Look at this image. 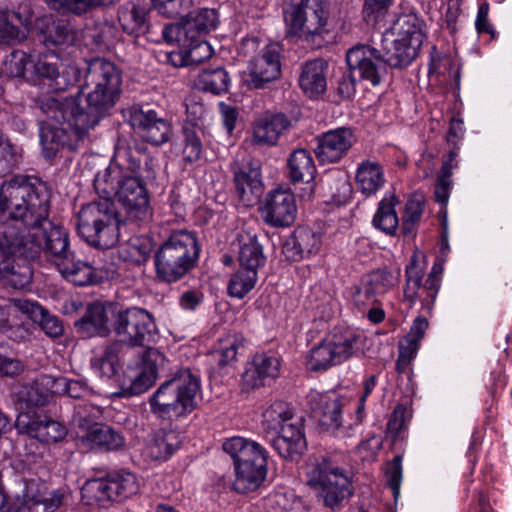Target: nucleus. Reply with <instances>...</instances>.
I'll use <instances>...</instances> for the list:
<instances>
[{
	"mask_svg": "<svg viewBox=\"0 0 512 512\" xmlns=\"http://www.w3.org/2000/svg\"><path fill=\"white\" fill-rule=\"evenodd\" d=\"M83 64L84 68L76 63L66 65V112L79 139L114 106L122 82L120 71L110 61L96 58Z\"/></svg>",
	"mask_w": 512,
	"mask_h": 512,
	"instance_id": "nucleus-1",
	"label": "nucleus"
},
{
	"mask_svg": "<svg viewBox=\"0 0 512 512\" xmlns=\"http://www.w3.org/2000/svg\"><path fill=\"white\" fill-rule=\"evenodd\" d=\"M50 189L48 185L34 175H15L2 183L0 187V260L7 253L23 251L34 255L38 246L33 241L26 244L13 242L17 238V221L35 225L49 215ZM22 238L20 237V240Z\"/></svg>",
	"mask_w": 512,
	"mask_h": 512,
	"instance_id": "nucleus-2",
	"label": "nucleus"
},
{
	"mask_svg": "<svg viewBox=\"0 0 512 512\" xmlns=\"http://www.w3.org/2000/svg\"><path fill=\"white\" fill-rule=\"evenodd\" d=\"M17 238H23L22 243L33 241L38 246L34 255H28L22 250H12L0 260V280L14 289H24L32 281L33 271L28 262L35 259L44 248L47 260L54 264L59 273L64 277V235L60 226H54L48 220H41L35 225H28L24 221H17ZM11 239L13 237H10ZM13 242L21 243L12 239Z\"/></svg>",
	"mask_w": 512,
	"mask_h": 512,
	"instance_id": "nucleus-3",
	"label": "nucleus"
},
{
	"mask_svg": "<svg viewBox=\"0 0 512 512\" xmlns=\"http://www.w3.org/2000/svg\"><path fill=\"white\" fill-rule=\"evenodd\" d=\"M306 483L324 505L332 509L353 494L351 478L340 466L336 453L310 455L306 464Z\"/></svg>",
	"mask_w": 512,
	"mask_h": 512,
	"instance_id": "nucleus-4",
	"label": "nucleus"
},
{
	"mask_svg": "<svg viewBox=\"0 0 512 512\" xmlns=\"http://www.w3.org/2000/svg\"><path fill=\"white\" fill-rule=\"evenodd\" d=\"M199 253L194 232L184 229L172 231L154 256L157 278L166 283L179 281L196 266Z\"/></svg>",
	"mask_w": 512,
	"mask_h": 512,
	"instance_id": "nucleus-5",
	"label": "nucleus"
},
{
	"mask_svg": "<svg viewBox=\"0 0 512 512\" xmlns=\"http://www.w3.org/2000/svg\"><path fill=\"white\" fill-rule=\"evenodd\" d=\"M330 0H289L284 10L287 33L321 48L329 33Z\"/></svg>",
	"mask_w": 512,
	"mask_h": 512,
	"instance_id": "nucleus-6",
	"label": "nucleus"
},
{
	"mask_svg": "<svg viewBox=\"0 0 512 512\" xmlns=\"http://www.w3.org/2000/svg\"><path fill=\"white\" fill-rule=\"evenodd\" d=\"M222 448L233 460L235 480L233 488L238 493H249L260 488L267 477V451L256 441L232 437Z\"/></svg>",
	"mask_w": 512,
	"mask_h": 512,
	"instance_id": "nucleus-7",
	"label": "nucleus"
},
{
	"mask_svg": "<svg viewBox=\"0 0 512 512\" xmlns=\"http://www.w3.org/2000/svg\"><path fill=\"white\" fill-rule=\"evenodd\" d=\"M119 217L114 202L108 198L83 205L76 217L78 235L89 245L109 249L119 241Z\"/></svg>",
	"mask_w": 512,
	"mask_h": 512,
	"instance_id": "nucleus-8",
	"label": "nucleus"
},
{
	"mask_svg": "<svg viewBox=\"0 0 512 512\" xmlns=\"http://www.w3.org/2000/svg\"><path fill=\"white\" fill-rule=\"evenodd\" d=\"M200 390L198 376L190 369L176 372L151 395V412L160 418L181 417L195 408V397Z\"/></svg>",
	"mask_w": 512,
	"mask_h": 512,
	"instance_id": "nucleus-9",
	"label": "nucleus"
},
{
	"mask_svg": "<svg viewBox=\"0 0 512 512\" xmlns=\"http://www.w3.org/2000/svg\"><path fill=\"white\" fill-rule=\"evenodd\" d=\"M362 338L351 329L334 330L306 357V367L312 372H322L341 364L361 350Z\"/></svg>",
	"mask_w": 512,
	"mask_h": 512,
	"instance_id": "nucleus-10",
	"label": "nucleus"
},
{
	"mask_svg": "<svg viewBox=\"0 0 512 512\" xmlns=\"http://www.w3.org/2000/svg\"><path fill=\"white\" fill-rule=\"evenodd\" d=\"M112 328L121 347H138L150 345L157 334L154 317L140 307H129L117 311L112 320Z\"/></svg>",
	"mask_w": 512,
	"mask_h": 512,
	"instance_id": "nucleus-11",
	"label": "nucleus"
},
{
	"mask_svg": "<svg viewBox=\"0 0 512 512\" xmlns=\"http://www.w3.org/2000/svg\"><path fill=\"white\" fill-rule=\"evenodd\" d=\"M115 197L125 209V221L137 227L147 225L153 210L145 184L137 177L125 175L117 182Z\"/></svg>",
	"mask_w": 512,
	"mask_h": 512,
	"instance_id": "nucleus-12",
	"label": "nucleus"
},
{
	"mask_svg": "<svg viewBox=\"0 0 512 512\" xmlns=\"http://www.w3.org/2000/svg\"><path fill=\"white\" fill-rule=\"evenodd\" d=\"M139 488L136 475L122 470L111 473L106 478L87 481L82 488V493L88 497L89 501L97 503L121 502L136 495Z\"/></svg>",
	"mask_w": 512,
	"mask_h": 512,
	"instance_id": "nucleus-13",
	"label": "nucleus"
},
{
	"mask_svg": "<svg viewBox=\"0 0 512 512\" xmlns=\"http://www.w3.org/2000/svg\"><path fill=\"white\" fill-rule=\"evenodd\" d=\"M57 381L51 375L42 374L35 379L16 383L13 394L16 408L19 411L18 416L25 413L30 418L38 417L36 410L53 401L56 394L54 387Z\"/></svg>",
	"mask_w": 512,
	"mask_h": 512,
	"instance_id": "nucleus-14",
	"label": "nucleus"
},
{
	"mask_svg": "<svg viewBox=\"0 0 512 512\" xmlns=\"http://www.w3.org/2000/svg\"><path fill=\"white\" fill-rule=\"evenodd\" d=\"M41 109L47 115V120L40 128V143L43 156L51 160L64 147V98L60 93L47 96L41 102Z\"/></svg>",
	"mask_w": 512,
	"mask_h": 512,
	"instance_id": "nucleus-15",
	"label": "nucleus"
},
{
	"mask_svg": "<svg viewBox=\"0 0 512 512\" xmlns=\"http://www.w3.org/2000/svg\"><path fill=\"white\" fill-rule=\"evenodd\" d=\"M349 69L373 87L380 85L387 74V62L380 49L367 44H357L346 53Z\"/></svg>",
	"mask_w": 512,
	"mask_h": 512,
	"instance_id": "nucleus-16",
	"label": "nucleus"
},
{
	"mask_svg": "<svg viewBox=\"0 0 512 512\" xmlns=\"http://www.w3.org/2000/svg\"><path fill=\"white\" fill-rule=\"evenodd\" d=\"M129 123L135 134L152 146H161L172 137L170 122L153 109L133 106L129 110Z\"/></svg>",
	"mask_w": 512,
	"mask_h": 512,
	"instance_id": "nucleus-17",
	"label": "nucleus"
},
{
	"mask_svg": "<svg viewBox=\"0 0 512 512\" xmlns=\"http://www.w3.org/2000/svg\"><path fill=\"white\" fill-rule=\"evenodd\" d=\"M264 222L272 227H288L295 221L297 206L289 189H274L267 193L260 207Z\"/></svg>",
	"mask_w": 512,
	"mask_h": 512,
	"instance_id": "nucleus-18",
	"label": "nucleus"
},
{
	"mask_svg": "<svg viewBox=\"0 0 512 512\" xmlns=\"http://www.w3.org/2000/svg\"><path fill=\"white\" fill-rule=\"evenodd\" d=\"M306 398L313 417L324 430L335 432L342 426L343 404L336 392L311 390Z\"/></svg>",
	"mask_w": 512,
	"mask_h": 512,
	"instance_id": "nucleus-19",
	"label": "nucleus"
},
{
	"mask_svg": "<svg viewBox=\"0 0 512 512\" xmlns=\"http://www.w3.org/2000/svg\"><path fill=\"white\" fill-rule=\"evenodd\" d=\"M270 435L267 438L271 446L285 460L298 462L307 450L303 419H295L294 423L273 431Z\"/></svg>",
	"mask_w": 512,
	"mask_h": 512,
	"instance_id": "nucleus-20",
	"label": "nucleus"
},
{
	"mask_svg": "<svg viewBox=\"0 0 512 512\" xmlns=\"http://www.w3.org/2000/svg\"><path fill=\"white\" fill-rule=\"evenodd\" d=\"M315 140L317 146L314 153L321 164L339 162L356 141L353 130L348 127L329 130L317 136Z\"/></svg>",
	"mask_w": 512,
	"mask_h": 512,
	"instance_id": "nucleus-21",
	"label": "nucleus"
},
{
	"mask_svg": "<svg viewBox=\"0 0 512 512\" xmlns=\"http://www.w3.org/2000/svg\"><path fill=\"white\" fill-rule=\"evenodd\" d=\"M115 157L134 174L132 177H137L142 182L155 179L158 162L146 147L138 144L132 147L125 141L119 140L115 146Z\"/></svg>",
	"mask_w": 512,
	"mask_h": 512,
	"instance_id": "nucleus-22",
	"label": "nucleus"
},
{
	"mask_svg": "<svg viewBox=\"0 0 512 512\" xmlns=\"http://www.w3.org/2000/svg\"><path fill=\"white\" fill-rule=\"evenodd\" d=\"M235 191L242 201L250 202L263 191L261 165L251 157L236 160L231 166Z\"/></svg>",
	"mask_w": 512,
	"mask_h": 512,
	"instance_id": "nucleus-23",
	"label": "nucleus"
},
{
	"mask_svg": "<svg viewBox=\"0 0 512 512\" xmlns=\"http://www.w3.org/2000/svg\"><path fill=\"white\" fill-rule=\"evenodd\" d=\"M247 84L254 89H262L276 80L281 72L280 55L274 45H266L253 57L248 66Z\"/></svg>",
	"mask_w": 512,
	"mask_h": 512,
	"instance_id": "nucleus-24",
	"label": "nucleus"
},
{
	"mask_svg": "<svg viewBox=\"0 0 512 512\" xmlns=\"http://www.w3.org/2000/svg\"><path fill=\"white\" fill-rule=\"evenodd\" d=\"M281 362L273 353H258L242 376L243 386L255 389L269 385L280 375Z\"/></svg>",
	"mask_w": 512,
	"mask_h": 512,
	"instance_id": "nucleus-25",
	"label": "nucleus"
},
{
	"mask_svg": "<svg viewBox=\"0 0 512 512\" xmlns=\"http://www.w3.org/2000/svg\"><path fill=\"white\" fill-rule=\"evenodd\" d=\"M15 427L19 434H25L43 443H55L64 439L62 424L46 416L30 418L23 413L17 416Z\"/></svg>",
	"mask_w": 512,
	"mask_h": 512,
	"instance_id": "nucleus-26",
	"label": "nucleus"
},
{
	"mask_svg": "<svg viewBox=\"0 0 512 512\" xmlns=\"http://www.w3.org/2000/svg\"><path fill=\"white\" fill-rule=\"evenodd\" d=\"M380 51L388 67L401 69L410 65L418 56L420 47L401 40L398 36H391L386 32L381 40Z\"/></svg>",
	"mask_w": 512,
	"mask_h": 512,
	"instance_id": "nucleus-27",
	"label": "nucleus"
},
{
	"mask_svg": "<svg viewBox=\"0 0 512 512\" xmlns=\"http://www.w3.org/2000/svg\"><path fill=\"white\" fill-rule=\"evenodd\" d=\"M290 127L291 121L285 114L266 113L254 123L253 141L260 145L274 146Z\"/></svg>",
	"mask_w": 512,
	"mask_h": 512,
	"instance_id": "nucleus-28",
	"label": "nucleus"
},
{
	"mask_svg": "<svg viewBox=\"0 0 512 512\" xmlns=\"http://www.w3.org/2000/svg\"><path fill=\"white\" fill-rule=\"evenodd\" d=\"M328 63L320 58L306 61L299 75V86L306 96L316 99L327 89Z\"/></svg>",
	"mask_w": 512,
	"mask_h": 512,
	"instance_id": "nucleus-29",
	"label": "nucleus"
},
{
	"mask_svg": "<svg viewBox=\"0 0 512 512\" xmlns=\"http://www.w3.org/2000/svg\"><path fill=\"white\" fill-rule=\"evenodd\" d=\"M236 240L238 243L237 261L239 267L258 273L259 269L265 266L267 260L258 236L249 231H241Z\"/></svg>",
	"mask_w": 512,
	"mask_h": 512,
	"instance_id": "nucleus-30",
	"label": "nucleus"
},
{
	"mask_svg": "<svg viewBox=\"0 0 512 512\" xmlns=\"http://www.w3.org/2000/svg\"><path fill=\"white\" fill-rule=\"evenodd\" d=\"M101 414L100 408L86 401L73 404V413L69 426L66 427V436L72 440L84 442Z\"/></svg>",
	"mask_w": 512,
	"mask_h": 512,
	"instance_id": "nucleus-31",
	"label": "nucleus"
},
{
	"mask_svg": "<svg viewBox=\"0 0 512 512\" xmlns=\"http://www.w3.org/2000/svg\"><path fill=\"white\" fill-rule=\"evenodd\" d=\"M322 245L321 235L308 227H298L284 245L288 257L294 261L318 253Z\"/></svg>",
	"mask_w": 512,
	"mask_h": 512,
	"instance_id": "nucleus-32",
	"label": "nucleus"
},
{
	"mask_svg": "<svg viewBox=\"0 0 512 512\" xmlns=\"http://www.w3.org/2000/svg\"><path fill=\"white\" fill-rule=\"evenodd\" d=\"M425 28V21L419 14L407 12L396 18L388 32L391 33V36H398L401 40L421 48L426 36Z\"/></svg>",
	"mask_w": 512,
	"mask_h": 512,
	"instance_id": "nucleus-33",
	"label": "nucleus"
},
{
	"mask_svg": "<svg viewBox=\"0 0 512 512\" xmlns=\"http://www.w3.org/2000/svg\"><path fill=\"white\" fill-rule=\"evenodd\" d=\"M108 322L106 308L100 303H93L87 307L85 315L75 321L74 326L83 337L107 336L110 332Z\"/></svg>",
	"mask_w": 512,
	"mask_h": 512,
	"instance_id": "nucleus-34",
	"label": "nucleus"
},
{
	"mask_svg": "<svg viewBox=\"0 0 512 512\" xmlns=\"http://www.w3.org/2000/svg\"><path fill=\"white\" fill-rule=\"evenodd\" d=\"M109 277L108 271L103 272L86 262L75 261L74 256L66 248V281L75 286H87L100 283Z\"/></svg>",
	"mask_w": 512,
	"mask_h": 512,
	"instance_id": "nucleus-35",
	"label": "nucleus"
},
{
	"mask_svg": "<svg viewBox=\"0 0 512 512\" xmlns=\"http://www.w3.org/2000/svg\"><path fill=\"white\" fill-rule=\"evenodd\" d=\"M316 166L310 152L299 148L287 159V178L293 184L310 183L316 175Z\"/></svg>",
	"mask_w": 512,
	"mask_h": 512,
	"instance_id": "nucleus-36",
	"label": "nucleus"
},
{
	"mask_svg": "<svg viewBox=\"0 0 512 512\" xmlns=\"http://www.w3.org/2000/svg\"><path fill=\"white\" fill-rule=\"evenodd\" d=\"M19 309L30 319L39 324L49 337H59L64 332V326L58 317L51 315L44 307L31 300H18Z\"/></svg>",
	"mask_w": 512,
	"mask_h": 512,
	"instance_id": "nucleus-37",
	"label": "nucleus"
},
{
	"mask_svg": "<svg viewBox=\"0 0 512 512\" xmlns=\"http://www.w3.org/2000/svg\"><path fill=\"white\" fill-rule=\"evenodd\" d=\"M219 24V15L215 9L200 8L190 12L184 19L186 37H206Z\"/></svg>",
	"mask_w": 512,
	"mask_h": 512,
	"instance_id": "nucleus-38",
	"label": "nucleus"
},
{
	"mask_svg": "<svg viewBox=\"0 0 512 512\" xmlns=\"http://www.w3.org/2000/svg\"><path fill=\"white\" fill-rule=\"evenodd\" d=\"M384 183V170L380 163L367 159L358 165L356 185L362 194L374 195L383 187Z\"/></svg>",
	"mask_w": 512,
	"mask_h": 512,
	"instance_id": "nucleus-39",
	"label": "nucleus"
},
{
	"mask_svg": "<svg viewBox=\"0 0 512 512\" xmlns=\"http://www.w3.org/2000/svg\"><path fill=\"white\" fill-rule=\"evenodd\" d=\"M84 442L105 452L119 451L126 444L122 433L106 424L94 425Z\"/></svg>",
	"mask_w": 512,
	"mask_h": 512,
	"instance_id": "nucleus-40",
	"label": "nucleus"
},
{
	"mask_svg": "<svg viewBox=\"0 0 512 512\" xmlns=\"http://www.w3.org/2000/svg\"><path fill=\"white\" fill-rule=\"evenodd\" d=\"M179 434L173 430L160 429L146 447L147 455L155 461H165L180 447Z\"/></svg>",
	"mask_w": 512,
	"mask_h": 512,
	"instance_id": "nucleus-41",
	"label": "nucleus"
},
{
	"mask_svg": "<svg viewBox=\"0 0 512 512\" xmlns=\"http://www.w3.org/2000/svg\"><path fill=\"white\" fill-rule=\"evenodd\" d=\"M148 10L144 6L132 4L119 9L118 20L124 32L139 37L149 31Z\"/></svg>",
	"mask_w": 512,
	"mask_h": 512,
	"instance_id": "nucleus-42",
	"label": "nucleus"
},
{
	"mask_svg": "<svg viewBox=\"0 0 512 512\" xmlns=\"http://www.w3.org/2000/svg\"><path fill=\"white\" fill-rule=\"evenodd\" d=\"M295 419L303 418L294 413L289 403L284 401L273 402L263 413V427L267 437H269L271 432L294 423Z\"/></svg>",
	"mask_w": 512,
	"mask_h": 512,
	"instance_id": "nucleus-43",
	"label": "nucleus"
},
{
	"mask_svg": "<svg viewBox=\"0 0 512 512\" xmlns=\"http://www.w3.org/2000/svg\"><path fill=\"white\" fill-rule=\"evenodd\" d=\"M399 201L394 195L385 196L378 204L373 217V226L389 236H394L399 227V219L395 206Z\"/></svg>",
	"mask_w": 512,
	"mask_h": 512,
	"instance_id": "nucleus-44",
	"label": "nucleus"
},
{
	"mask_svg": "<svg viewBox=\"0 0 512 512\" xmlns=\"http://www.w3.org/2000/svg\"><path fill=\"white\" fill-rule=\"evenodd\" d=\"M120 342L108 343L100 355L91 360L93 370L101 377L112 378L117 373L119 354L122 352Z\"/></svg>",
	"mask_w": 512,
	"mask_h": 512,
	"instance_id": "nucleus-45",
	"label": "nucleus"
},
{
	"mask_svg": "<svg viewBox=\"0 0 512 512\" xmlns=\"http://www.w3.org/2000/svg\"><path fill=\"white\" fill-rule=\"evenodd\" d=\"M37 39L47 49L52 50L64 43V23L53 17H43L37 21Z\"/></svg>",
	"mask_w": 512,
	"mask_h": 512,
	"instance_id": "nucleus-46",
	"label": "nucleus"
},
{
	"mask_svg": "<svg viewBox=\"0 0 512 512\" xmlns=\"http://www.w3.org/2000/svg\"><path fill=\"white\" fill-rule=\"evenodd\" d=\"M56 55L54 53L44 54L33 65L30 81L34 85L54 87V83L60 76L57 62L52 61Z\"/></svg>",
	"mask_w": 512,
	"mask_h": 512,
	"instance_id": "nucleus-47",
	"label": "nucleus"
},
{
	"mask_svg": "<svg viewBox=\"0 0 512 512\" xmlns=\"http://www.w3.org/2000/svg\"><path fill=\"white\" fill-rule=\"evenodd\" d=\"M229 75L222 67L203 69L197 78L199 89L213 94H221L228 91Z\"/></svg>",
	"mask_w": 512,
	"mask_h": 512,
	"instance_id": "nucleus-48",
	"label": "nucleus"
},
{
	"mask_svg": "<svg viewBox=\"0 0 512 512\" xmlns=\"http://www.w3.org/2000/svg\"><path fill=\"white\" fill-rule=\"evenodd\" d=\"M257 280V272L239 267L230 277L227 287L228 294L231 297L242 299L255 287Z\"/></svg>",
	"mask_w": 512,
	"mask_h": 512,
	"instance_id": "nucleus-49",
	"label": "nucleus"
},
{
	"mask_svg": "<svg viewBox=\"0 0 512 512\" xmlns=\"http://www.w3.org/2000/svg\"><path fill=\"white\" fill-rule=\"evenodd\" d=\"M28 19L23 18L20 13L7 11L0 14V42L9 43L20 40L24 35L20 26H27Z\"/></svg>",
	"mask_w": 512,
	"mask_h": 512,
	"instance_id": "nucleus-50",
	"label": "nucleus"
},
{
	"mask_svg": "<svg viewBox=\"0 0 512 512\" xmlns=\"http://www.w3.org/2000/svg\"><path fill=\"white\" fill-rule=\"evenodd\" d=\"M205 38H188L189 40L184 45L185 54L177 55L181 59L180 65L198 64L212 56L213 49Z\"/></svg>",
	"mask_w": 512,
	"mask_h": 512,
	"instance_id": "nucleus-51",
	"label": "nucleus"
},
{
	"mask_svg": "<svg viewBox=\"0 0 512 512\" xmlns=\"http://www.w3.org/2000/svg\"><path fill=\"white\" fill-rule=\"evenodd\" d=\"M240 341L236 336L221 339L211 352L212 360L220 367L231 365L236 361Z\"/></svg>",
	"mask_w": 512,
	"mask_h": 512,
	"instance_id": "nucleus-52",
	"label": "nucleus"
},
{
	"mask_svg": "<svg viewBox=\"0 0 512 512\" xmlns=\"http://www.w3.org/2000/svg\"><path fill=\"white\" fill-rule=\"evenodd\" d=\"M21 160V149L9 140L3 141L0 133V177H4L17 169Z\"/></svg>",
	"mask_w": 512,
	"mask_h": 512,
	"instance_id": "nucleus-53",
	"label": "nucleus"
},
{
	"mask_svg": "<svg viewBox=\"0 0 512 512\" xmlns=\"http://www.w3.org/2000/svg\"><path fill=\"white\" fill-rule=\"evenodd\" d=\"M156 376L153 372H148L140 368V370L129 379V383L123 382L121 386V395L131 397L140 395L147 391L155 382Z\"/></svg>",
	"mask_w": 512,
	"mask_h": 512,
	"instance_id": "nucleus-54",
	"label": "nucleus"
},
{
	"mask_svg": "<svg viewBox=\"0 0 512 512\" xmlns=\"http://www.w3.org/2000/svg\"><path fill=\"white\" fill-rule=\"evenodd\" d=\"M424 211V202L420 199H410L405 205L402 216V232L405 236H414Z\"/></svg>",
	"mask_w": 512,
	"mask_h": 512,
	"instance_id": "nucleus-55",
	"label": "nucleus"
},
{
	"mask_svg": "<svg viewBox=\"0 0 512 512\" xmlns=\"http://www.w3.org/2000/svg\"><path fill=\"white\" fill-rule=\"evenodd\" d=\"M406 285L404 287L405 299L414 302L419 293L421 282L424 276V268L421 267L416 257H412L411 262L405 269Z\"/></svg>",
	"mask_w": 512,
	"mask_h": 512,
	"instance_id": "nucleus-56",
	"label": "nucleus"
},
{
	"mask_svg": "<svg viewBox=\"0 0 512 512\" xmlns=\"http://www.w3.org/2000/svg\"><path fill=\"white\" fill-rule=\"evenodd\" d=\"M28 55L20 50H14L5 55L2 60L1 74L8 77H21L25 73Z\"/></svg>",
	"mask_w": 512,
	"mask_h": 512,
	"instance_id": "nucleus-57",
	"label": "nucleus"
},
{
	"mask_svg": "<svg viewBox=\"0 0 512 512\" xmlns=\"http://www.w3.org/2000/svg\"><path fill=\"white\" fill-rule=\"evenodd\" d=\"M183 159L186 163H194L201 158L202 142L199 134L193 127L183 128Z\"/></svg>",
	"mask_w": 512,
	"mask_h": 512,
	"instance_id": "nucleus-58",
	"label": "nucleus"
},
{
	"mask_svg": "<svg viewBox=\"0 0 512 512\" xmlns=\"http://www.w3.org/2000/svg\"><path fill=\"white\" fill-rule=\"evenodd\" d=\"M392 0H365L362 15L364 21L371 26H377L388 13Z\"/></svg>",
	"mask_w": 512,
	"mask_h": 512,
	"instance_id": "nucleus-59",
	"label": "nucleus"
},
{
	"mask_svg": "<svg viewBox=\"0 0 512 512\" xmlns=\"http://www.w3.org/2000/svg\"><path fill=\"white\" fill-rule=\"evenodd\" d=\"M402 455H396L387 464L386 479L387 484L393 492V496L397 499L400 493V485L402 482Z\"/></svg>",
	"mask_w": 512,
	"mask_h": 512,
	"instance_id": "nucleus-60",
	"label": "nucleus"
},
{
	"mask_svg": "<svg viewBox=\"0 0 512 512\" xmlns=\"http://www.w3.org/2000/svg\"><path fill=\"white\" fill-rule=\"evenodd\" d=\"M145 347L147 348L142 354L140 368L148 372H153V375L157 377L158 369L163 366L165 357L156 348L150 347L149 345Z\"/></svg>",
	"mask_w": 512,
	"mask_h": 512,
	"instance_id": "nucleus-61",
	"label": "nucleus"
},
{
	"mask_svg": "<svg viewBox=\"0 0 512 512\" xmlns=\"http://www.w3.org/2000/svg\"><path fill=\"white\" fill-rule=\"evenodd\" d=\"M162 38L168 44L178 43L184 47L189 40L184 30V20L181 23H169L162 29Z\"/></svg>",
	"mask_w": 512,
	"mask_h": 512,
	"instance_id": "nucleus-62",
	"label": "nucleus"
},
{
	"mask_svg": "<svg viewBox=\"0 0 512 512\" xmlns=\"http://www.w3.org/2000/svg\"><path fill=\"white\" fill-rule=\"evenodd\" d=\"M376 291L366 285L356 287L352 294V303L360 313H363L370 305L375 302Z\"/></svg>",
	"mask_w": 512,
	"mask_h": 512,
	"instance_id": "nucleus-63",
	"label": "nucleus"
},
{
	"mask_svg": "<svg viewBox=\"0 0 512 512\" xmlns=\"http://www.w3.org/2000/svg\"><path fill=\"white\" fill-rule=\"evenodd\" d=\"M154 8L167 18L182 16L184 7L182 0H152Z\"/></svg>",
	"mask_w": 512,
	"mask_h": 512,
	"instance_id": "nucleus-64",
	"label": "nucleus"
}]
</instances>
